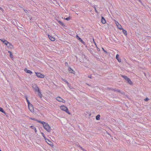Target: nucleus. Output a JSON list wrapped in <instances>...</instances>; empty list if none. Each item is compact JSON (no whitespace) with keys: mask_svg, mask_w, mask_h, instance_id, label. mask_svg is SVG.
<instances>
[{"mask_svg":"<svg viewBox=\"0 0 151 151\" xmlns=\"http://www.w3.org/2000/svg\"><path fill=\"white\" fill-rule=\"evenodd\" d=\"M36 76L38 78H43L45 76L43 74L40 73H35Z\"/></svg>","mask_w":151,"mask_h":151,"instance_id":"20e7f679","label":"nucleus"},{"mask_svg":"<svg viewBox=\"0 0 151 151\" xmlns=\"http://www.w3.org/2000/svg\"><path fill=\"white\" fill-rule=\"evenodd\" d=\"M56 99L58 101L61 102L62 99L60 97H57L56 98Z\"/></svg>","mask_w":151,"mask_h":151,"instance_id":"6ab92c4d","label":"nucleus"},{"mask_svg":"<svg viewBox=\"0 0 151 151\" xmlns=\"http://www.w3.org/2000/svg\"><path fill=\"white\" fill-rule=\"evenodd\" d=\"M100 114H98L96 116V119L97 120H99L100 119Z\"/></svg>","mask_w":151,"mask_h":151,"instance_id":"aec40b11","label":"nucleus"},{"mask_svg":"<svg viewBox=\"0 0 151 151\" xmlns=\"http://www.w3.org/2000/svg\"><path fill=\"white\" fill-rule=\"evenodd\" d=\"M0 111L4 114H6V112L3 110V109L2 107H0Z\"/></svg>","mask_w":151,"mask_h":151,"instance_id":"412c9836","label":"nucleus"},{"mask_svg":"<svg viewBox=\"0 0 151 151\" xmlns=\"http://www.w3.org/2000/svg\"><path fill=\"white\" fill-rule=\"evenodd\" d=\"M8 52L10 54V57L11 58H13V55H12V52L11 51H8Z\"/></svg>","mask_w":151,"mask_h":151,"instance_id":"393cba45","label":"nucleus"},{"mask_svg":"<svg viewBox=\"0 0 151 151\" xmlns=\"http://www.w3.org/2000/svg\"><path fill=\"white\" fill-rule=\"evenodd\" d=\"M8 48L10 49H12L13 47V45L10 42H8V43L7 45H6Z\"/></svg>","mask_w":151,"mask_h":151,"instance_id":"ddd939ff","label":"nucleus"},{"mask_svg":"<svg viewBox=\"0 0 151 151\" xmlns=\"http://www.w3.org/2000/svg\"><path fill=\"white\" fill-rule=\"evenodd\" d=\"M121 75L122 76V77H123V75Z\"/></svg>","mask_w":151,"mask_h":151,"instance_id":"6e6d98bb","label":"nucleus"},{"mask_svg":"<svg viewBox=\"0 0 151 151\" xmlns=\"http://www.w3.org/2000/svg\"><path fill=\"white\" fill-rule=\"evenodd\" d=\"M24 71L27 73L32 74V72L30 70H27V68H25L24 69Z\"/></svg>","mask_w":151,"mask_h":151,"instance_id":"4468645a","label":"nucleus"},{"mask_svg":"<svg viewBox=\"0 0 151 151\" xmlns=\"http://www.w3.org/2000/svg\"><path fill=\"white\" fill-rule=\"evenodd\" d=\"M24 10L26 13L27 14L28 13V11L27 10L25 9H24Z\"/></svg>","mask_w":151,"mask_h":151,"instance_id":"ea45409f","label":"nucleus"},{"mask_svg":"<svg viewBox=\"0 0 151 151\" xmlns=\"http://www.w3.org/2000/svg\"><path fill=\"white\" fill-rule=\"evenodd\" d=\"M0 40L6 45H7V44L8 43V42L4 38L0 39Z\"/></svg>","mask_w":151,"mask_h":151,"instance_id":"9d476101","label":"nucleus"},{"mask_svg":"<svg viewBox=\"0 0 151 151\" xmlns=\"http://www.w3.org/2000/svg\"><path fill=\"white\" fill-rule=\"evenodd\" d=\"M50 2L51 3H53L52 1L51 0H50Z\"/></svg>","mask_w":151,"mask_h":151,"instance_id":"49530a36","label":"nucleus"},{"mask_svg":"<svg viewBox=\"0 0 151 151\" xmlns=\"http://www.w3.org/2000/svg\"><path fill=\"white\" fill-rule=\"evenodd\" d=\"M47 141H45L46 142L50 145L51 146H53V143L50 140L48 139H46Z\"/></svg>","mask_w":151,"mask_h":151,"instance_id":"f8f14e48","label":"nucleus"},{"mask_svg":"<svg viewBox=\"0 0 151 151\" xmlns=\"http://www.w3.org/2000/svg\"><path fill=\"white\" fill-rule=\"evenodd\" d=\"M97 47V50L98 51H100V49L99 48H98Z\"/></svg>","mask_w":151,"mask_h":151,"instance_id":"c03bdc74","label":"nucleus"},{"mask_svg":"<svg viewBox=\"0 0 151 151\" xmlns=\"http://www.w3.org/2000/svg\"><path fill=\"white\" fill-rule=\"evenodd\" d=\"M94 44H95V45H96V46L97 47V45H96V43L95 42H94Z\"/></svg>","mask_w":151,"mask_h":151,"instance_id":"09e8293b","label":"nucleus"},{"mask_svg":"<svg viewBox=\"0 0 151 151\" xmlns=\"http://www.w3.org/2000/svg\"><path fill=\"white\" fill-rule=\"evenodd\" d=\"M81 42L84 45H86V43L85 42H84L83 40L82 42Z\"/></svg>","mask_w":151,"mask_h":151,"instance_id":"58836bf2","label":"nucleus"},{"mask_svg":"<svg viewBox=\"0 0 151 151\" xmlns=\"http://www.w3.org/2000/svg\"><path fill=\"white\" fill-rule=\"evenodd\" d=\"M28 105L29 109V110L32 112H34V109L33 105L31 104H29V105Z\"/></svg>","mask_w":151,"mask_h":151,"instance_id":"423d86ee","label":"nucleus"},{"mask_svg":"<svg viewBox=\"0 0 151 151\" xmlns=\"http://www.w3.org/2000/svg\"><path fill=\"white\" fill-rule=\"evenodd\" d=\"M87 151L85 149L84 151Z\"/></svg>","mask_w":151,"mask_h":151,"instance_id":"4d7b16f0","label":"nucleus"},{"mask_svg":"<svg viewBox=\"0 0 151 151\" xmlns=\"http://www.w3.org/2000/svg\"><path fill=\"white\" fill-rule=\"evenodd\" d=\"M101 22L103 24H105L106 22V20L103 17H101Z\"/></svg>","mask_w":151,"mask_h":151,"instance_id":"2eb2a0df","label":"nucleus"},{"mask_svg":"<svg viewBox=\"0 0 151 151\" xmlns=\"http://www.w3.org/2000/svg\"><path fill=\"white\" fill-rule=\"evenodd\" d=\"M61 102H62L63 103H65V101L63 100V99H62V100Z\"/></svg>","mask_w":151,"mask_h":151,"instance_id":"a19ab883","label":"nucleus"},{"mask_svg":"<svg viewBox=\"0 0 151 151\" xmlns=\"http://www.w3.org/2000/svg\"><path fill=\"white\" fill-rule=\"evenodd\" d=\"M30 119L33 120H34V121H37V122H39L38 121H40V120H38L37 119H36L35 118H30Z\"/></svg>","mask_w":151,"mask_h":151,"instance_id":"bb28decb","label":"nucleus"},{"mask_svg":"<svg viewBox=\"0 0 151 151\" xmlns=\"http://www.w3.org/2000/svg\"><path fill=\"white\" fill-rule=\"evenodd\" d=\"M149 100V99H148V98H147V97L145 99V101H148V100Z\"/></svg>","mask_w":151,"mask_h":151,"instance_id":"c9c22d12","label":"nucleus"},{"mask_svg":"<svg viewBox=\"0 0 151 151\" xmlns=\"http://www.w3.org/2000/svg\"><path fill=\"white\" fill-rule=\"evenodd\" d=\"M68 86V87H70V85L69 83V84H67Z\"/></svg>","mask_w":151,"mask_h":151,"instance_id":"de8ad7c7","label":"nucleus"},{"mask_svg":"<svg viewBox=\"0 0 151 151\" xmlns=\"http://www.w3.org/2000/svg\"><path fill=\"white\" fill-rule=\"evenodd\" d=\"M123 78H124L126 81H127V83L129 84L130 85L133 84V83L132 81H131L130 79L127 76H123Z\"/></svg>","mask_w":151,"mask_h":151,"instance_id":"7ed1b4c3","label":"nucleus"},{"mask_svg":"<svg viewBox=\"0 0 151 151\" xmlns=\"http://www.w3.org/2000/svg\"><path fill=\"white\" fill-rule=\"evenodd\" d=\"M68 70L69 73L75 74V71L73 69H72L70 67H69V68H68Z\"/></svg>","mask_w":151,"mask_h":151,"instance_id":"1a4fd4ad","label":"nucleus"},{"mask_svg":"<svg viewBox=\"0 0 151 151\" xmlns=\"http://www.w3.org/2000/svg\"><path fill=\"white\" fill-rule=\"evenodd\" d=\"M0 10H1L3 12H4V9L1 7H0Z\"/></svg>","mask_w":151,"mask_h":151,"instance_id":"72a5a7b5","label":"nucleus"},{"mask_svg":"<svg viewBox=\"0 0 151 151\" xmlns=\"http://www.w3.org/2000/svg\"><path fill=\"white\" fill-rule=\"evenodd\" d=\"M53 3H54V4H56V5H56V4H55V3H56V2H53Z\"/></svg>","mask_w":151,"mask_h":151,"instance_id":"3c124183","label":"nucleus"},{"mask_svg":"<svg viewBox=\"0 0 151 151\" xmlns=\"http://www.w3.org/2000/svg\"><path fill=\"white\" fill-rule=\"evenodd\" d=\"M57 22H58V23L60 25L62 26L63 27H64L65 26L63 22L59 20H58Z\"/></svg>","mask_w":151,"mask_h":151,"instance_id":"dca6fc26","label":"nucleus"},{"mask_svg":"<svg viewBox=\"0 0 151 151\" xmlns=\"http://www.w3.org/2000/svg\"><path fill=\"white\" fill-rule=\"evenodd\" d=\"M65 65L66 66H68V68H69V67H70V66L68 65V63H67V62H65Z\"/></svg>","mask_w":151,"mask_h":151,"instance_id":"473e14b6","label":"nucleus"},{"mask_svg":"<svg viewBox=\"0 0 151 151\" xmlns=\"http://www.w3.org/2000/svg\"><path fill=\"white\" fill-rule=\"evenodd\" d=\"M79 37H79V36L78 35H76V38H77V39H78V38Z\"/></svg>","mask_w":151,"mask_h":151,"instance_id":"79ce46f5","label":"nucleus"},{"mask_svg":"<svg viewBox=\"0 0 151 151\" xmlns=\"http://www.w3.org/2000/svg\"><path fill=\"white\" fill-rule=\"evenodd\" d=\"M37 92L38 93V94L39 96L41 98L42 96V94L41 93L40 91V90H39Z\"/></svg>","mask_w":151,"mask_h":151,"instance_id":"4be33fe9","label":"nucleus"},{"mask_svg":"<svg viewBox=\"0 0 151 151\" xmlns=\"http://www.w3.org/2000/svg\"><path fill=\"white\" fill-rule=\"evenodd\" d=\"M30 127L31 129H34L35 131V132H37V130H36V128L34 126H33L32 125V126H30Z\"/></svg>","mask_w":151,"mask_h":151,"instance_id":"5701e85b","label":"nucleus"},{"mask_svg":"<svg viewBox=\"0 0 151 151\" xmlns=\"http://www.w3.org/2000/svg\"><path fill=\"white\" fill-rule=\"evenodd\" d=\"M0 151H1V150H0Z\"/></svg>","mask_w":151,"mask_h":151,"instance_id":"bf43d9fd","label":"nucleus"},{"mask_svg":"<svg viewBox=\"0 0 151 151\" xmlns=\"http://www.w3.org/2000/svg\"><path fill=\"white\" fill-rule=\"evenodd\" d=\"M86 57L85 55H82V56L79 58V60L82 63H83L85 61V59H86Z\"/></svg>","mask_w":151,"mask_h":151,"instance_id":"39448f33","label":"nucleus"},{"mask_svg":"<svg viewBox=\"0 0 151 151\" xmlns=\"http://www.w3.org/2000/svg\"><path fill=\"white\" fill-rule=\"evenodd\" d=\"M79 37H79V36L78 35H76V38H77V39H78V38Z\"/></svg>","mask_w":151,"mask_h":151,"instance_id":"37998d69","label":"nucleus"},{"mask_svg":"<svg viewBox=\"0 0 151 151\" xmlns=\"http://www.w3.org/2000/svg\"><path fill=\"white\" fill-rule=\"evenodd\" d=\"M141 3V1H140V0H138Z\"/></svg>","mask_w":151,"mask_h":151,"instance_id":"864d4df0","label":"nucleus"},{"mask_svg":"<svg viewBox=\"0 0 151 151\" xmlns=\"http://www.w3.org/2000/svg\"><path fill=\"white\" fill-rule=\"evenodd\" d=\"M94 9H95V11L96 12V13H98V12L96 10V7H94Z\"/></svg>","mask_w":151,"mask_h":151,"instance_id":"4c0bfd02","label":"nucleus"},{"mask_svg":"<svg viewBox=\"0 0 151 151\" xmlns=\"http://www.w3.org/2000/svg\"><path fill=\"white\" fill-rule=\"evenodd\" d=\"M111 90L113 91H116L118 92H120V90H118L117 89H116V88H110Z\"/></svg>","mask_w":151,"mask_h":151,"instance_id":"a211bd4d","label":"nucleus"},{"mask_svg":"<svg viewBox=\"0 0 151 151\" xmlns=\"http://www.w3.org/2000/svg\"><path fill=\"white\" fill-rule=\"evenodd\" d=\"M79 147L81 148V149L83 150V151H84V149H83L82 147L80 146H79Z\"/></svg>","mask_w":151,"mask_h":151,"instance_id":"f704fd0d","label":"nucleus"},{"mask_svg":"<svg viewBox=\"0 0 151 151\" xmlns=\"http://www.w3.org/2000/svg\"><path fill=\"white\" fill-rule=\"evenodd\" d=\"M60 109L66 112L67 113L69 114H70L71 113L69 112L68 109V108L64 105H62L60 107Z\"/></svg>","mask_w":151,"mask_h":151,"instance_id":"f03ea898","label":"nucleus"},{"mask_svg":"<svg viewBox=\"0 0 151 151\" xmlns=\"http://www.w3.org/2000/svg\"><path fill=\"white\" fill-rule=\"evenodd\" d=\"M39 123L42 124L44 129L48 132H50L51 129L48 123L43 121H38Z\"/></svg>","mask_w":151,"mask_h":151,"instance_id":"f257e3e1","label":"nucleus"},{"mask_svg":"<svg viewBox=\"0 0 151 151\" xmlns=\"http://www.w3.org/2000/svg\"><path fill=\"white\" fill-rule=\"evenodd\" d=\"M91 115V114H89V116H90Z\"/></svg>","mask_w":151,"mask_h":151,"instance_id":"13d9d810","label":"nucleus"},{"mask_svg":"<svg viewBox=\"0 0 151 151\" xmlns=\"http://www.w3.org/2000/svg\"><path fill=\"white\" fill-rule=\"evenodd\" d=\"M88 85L89 86H90L88 84H86Z\"/></svg>","mask_w":151,"mask_h":151,"instance_id":"5fc2aeb1","label":"nucleus"},{"mask_svg":"<svg viewBox=\"0 0 151 151\" xmlns=\"http://www.w3.org/2000/svg\"><path fill=\"white\" fill-rule=\"evenodd\" d=\"M102 50H103V51L105 52L106 53H107V52L104 49V48L103 47H102Z\"/></svg>","mask_w":151,"mask_h":151,"instance_id":"7c9ffc66","label":"nucleus"},{"mask_svg":"<svg viewBox=\"0 0 151 151\" xmlns=\"http://www.w3.org/2000/svg\"><path fill=\"white\" fill-rule=\"evenodd\" d=\"M123 34H124L125 35L127 36V32L126 30L124 29H123Z\"/></svg>","mask_w":151,"mask_h":151,"instance_id":"cd10ccee","label":"nucleus"},{"mask_svg":"<svg viewBox=\"0 0 151 151\" xmlns=\"http://www.w3.org/2000/svg\"><path fill=\"white\" fill-rule=\"evenodd\" d=\"M54 1H55L56 2L55 4H56V5H59V4L57 2V1L55 0H53Z\"/></svg>","mask_w":151,"mask_h":151,"instance_id":"e433bc0d","label":"nucleus"},{"mask_svg":"<svg viewBox=\"0 0 151 151\" xmlns=\"http://www.w3.org/2000/svg\"><path fill=\"white\" fill-rule=\"evenodd\" d=\"M63 80L65 82V83H66L67 84H69V83L68 82V81H66V80L65 79H63Z\"/></svg>","mask_w":151,"mask_h":151,"instance_id":"c756f323","label":"nucleus"},{"mask_svg":"<svg viewBox=\"0 0 151 151\" xmlns=\"http://www.w3.org/2000/svg\"><path fill=\"white\" fill-rule=\"evenodd\" d=\"M78 40L80 42H82L83 41V40H82L81 39V38H80V37L79 38H78Z\"/></svg>","mask_w":151,"mask_h":151,"instance_id":"2f4dec72","label":"nucleus"},{"mask_svg":"<svg viewBox=\"0 0 151 151\" xmlns=\"http://www.w3.org/2000/svg\"><path fill=\"white\" fill-rule=\"evenodd\" d=\"M13 24H15V22H13Z\"/></svg>","mask_w":151,"mask_h":151,"instance_id":"603ef678","label":"nucleus"},{"mask_svg":"<svg viewBox=\"0 0 151 151\" xmlns=\"http://www.w3.org/2000/svg\"><path fill=\"white\" fill-rule=\"evenodd\" d=\"M70 19V17H68L66 18H65V19L67 21H68V20H69Z\"/></svg>","mask_w":151,"mask_h":151,"instance_id":"c85d7f7f","label":"nucleus"},{"mask_svg":"<svg viewBox=\"0 0 151 151\" xmlns=\"http://www.w3.org/2000/svg\"><path fill=\"white\" fill-rule=\"evenodd\" d=\"M115 24H116L118 28L119 29H122L123 28L121 25L117 21L115 22Z\"/></svg>","mask_w":151,"mask_h":151,"instance_id":"6e6552de","label":"nucleus"},{"mask_svg":"<svg viewBox=\"0 0 151 151\" xmlns=\"http://www.w3.org/2000/svg\"><path fill=\"white\" fill-rule=\"evenodd\" d=\"M29 19H30V20H31V19H32V17H29Z\"/></svg>","mask_w":151,"mask_h":151,"instance_id":"8fccbe9b","label":"nucleus"},{"mask_svg":"<svg viewBox=\"0 0 151 151\" xmlns=\"http://www.w3.org/2000/svg\"><path fill=\"white\" fill-rule=\"evenodd\" d=\"M32 87L34 89V91H35L37 92L39 90H40L39 88L37 86L36 84H34L32 85Z\"/></svg>","mask_w":151,"mask_h":151,"instance_id":"0eeeda50","label":"nucleus"},{"mask_svg":"<svg viewBox=\"0 0 151 151\" xmlns=\"http://www.w3.org/2000/svg\"><path fill=\"white\" fill-rule=\"evenodd\" d=\"M25 97L26 100V101H27V103L28 105H29V104H30L31 103H30V102L28 100V98H27V95L25 96Z\"/></svg>","mask_w":151,"mask_h":151,"instance_id":"b1692460","label":"nucleus"},{"mask_svg":"<svg viewBox=\"0 0 151 151\" xmlns=\"http://www.w3.org/2000/svg\"><path fill=\"white\" fill-rule=\"evenodd\" d=\"M41 134H42V136L44 137V138L45 139V141H47L46 139H47L46 138V137L45 136L44 134L42 132L41 133Z\"/></svg>","mask_w":151,"mask_h":151,"instance_id":"a878e982","label":"nucleus"},{"mask_svg":"<svg viewBox=\"0 0 151 151\" xmlns=\"http://www.w3.org/2000/svg\"><path fill=\"white\" fill-rule=\"evenodd\" d=\"M88 77L91 78V75H89L88 76Z\"/></svg>","mask_w":151,"mask_h":151,"instance_id":"a18cd8bd","label":"nucleus"},{"mask_svg":"<svg viewBox=\"0 0 151 151\" xmlns=\"http://www.w3.org/2000/svg\"><path fill=\"white\" fill-rule=\"evenodd\" d=\"M48 36L49 38L51 40V41H55V39L54 37H53L52 36H51L49 35H48Z\"/></svg>","mask_w":151,"mask_h":151,"instance_id":"9b49d317","label":"nucleus"},{"mask_svg":"<svg viewBox=\"0 0 151 151\" xmlns=\"http://www.w3.org/2000/svg\"><path fill=\"white\" fill-rule=\"evenodd\" d=\"M116 57L119 62H121V59L119 57V55L118 54H117L116 55Z\"/></svg>","mask_w":151,"mask_h":151,"instance_id":"f3484780","label":"nucleus"}]
</instances>
